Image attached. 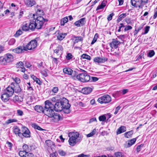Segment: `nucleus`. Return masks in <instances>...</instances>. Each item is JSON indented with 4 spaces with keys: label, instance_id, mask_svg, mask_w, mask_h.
<instances>
[{
    "label": "nucleus",
    "instance_id": "obj_1",
    "mask_svg": "<svg viewBox=\"0 0 157 157\" xmlns=\"http://www.w3.org/2000/svg\"><path fill=\"white\" fill-rule=\"evenodd\" d=\"M79 133L77 132H71L69 133V139L68 140L69 144L71 146H74L80 139Z\"/></svg>",
    "mask_w": 157,
    "mask_h": 157
},
{
    "label": "nucleus",
    "instance_id": "obj_2",
    "mask_svg": "<svg viewBox=\"0 0 157 157\" xmlns=\"http://www.w3.org/2000/svg\"><path fill=\"white\" fill-rule=\"evenodd\" d=\"M14 56L9 53L6 54L4 57H0V63L2 64L7 65L11 63L14 60Z\"/></svg>",
    "mask_w": 157,
    "mask_h": 157
},
{
    "label": "nucleus",
    "instance_id": "obj_3",
    "mask_svg": "<svg viewBox=\"0 0 157 157\" xmlns=\"http://www.w3.org/2000/svg\"><path fill=\"white\" fill-rule=\"evenodd\" d=\"M83 73L79 74L76 76L77 78L80 81L82 82H85L89 81L90 78V76L87 75L86 72L84 70Z\"/></svg>",
    "mask_w": 157,
    "mask_h": 157
},
{
    "label": "nucleus",
    "instance_id": "obj_4",
    "mask_svg": "<svg viewBox=\"0 0 157 157\" xmlns=\"http://www.w3.org/2000/svg\"><path fill=\"white\" fill-rule=\"evenodd\" d=\"M34 20L38 29H40L44 22L47 21V19H44L41 16L37 17L36 19H34Z\"/></svg>",
    "mask_w": 157,
    "mask_h": 157
},
{
    "label": "nucleus",
    "instance_id": "obj_5",
    "mask_svg": "<svg viewBox=\"0 0 157 157\" xmlns=\"http://www.w3.org/2000/svg\"><path fill=\"white\" fill-rule=\"evenodd\" d=\"M37 41L35 40L31 41L27 45L24 46V50L27 51L28 50H33L37 46Z\"/></svg>",
    "mask_w": 157,
    "mask_h": 157
},
{
    "label": "nucleus",
    "instance_id": "obj_6",
    "mask_svg": "<svg viewBox=\"0 0 157 157\" xmlns=\"http://www.w3.org/2000/svg\"><path fill=\"white\" fill-rule=\"evenodd\" d=\"M130 2L132 6L139 9L142 8L144 5V2L141 0H131Z\"/></svg>",
    "mask_w": 157,
    "mask_h": 157
},
{
    "label": "nucleus",
    "instance_id": "obj_7",
    "mask_svg": "<svg viewBox=\"0 0 157 157\" xmlns=\"http://www.w3.org/2000/svg\"><path fill=\"white\" fill-rule=\"evenodd\" d=\"M111 101V98L108 95H104L99 98L98 101L101 104L107 103Z\"/></svg>",
    "mask_w": 157,
    "mask_h": 157
},
{
    "label": "nucleus",
    "instance_id": "obj_8",
    "mask_svg": "<svg viewBox=\"0 0 157 157\" xmlns=\"http://www.w3.org/2000/svg\"><path fill=\"white\" fill-rule=\"evenodd\" d=\"M21 136L26 138L30 137V132L29 129L25 127H23L21 129Z\"/></svg>",
    "mask_w": 157,
    "mask_h": 157
},
{
    "label": "nucleus",
    "instance_id": "obj_9",
    "mask_svg": "<svg viewBox=\"0 0 157 157\" xmlns=\"http://www.w3.org/2000/svg\"><path fill=\"white\" fill-rule=\"evenodd\" d=\"M61 103L63 107V109H68L70 107V105L68 103V101L65 98H63L61 101Z\"/></svg>",
    "mask_w": 157,
    "mask_h": 157
},
{
    "label": "nucleus",
    "instance_id": "obj_10",
    "mask_svg": "<svg viewBox=\"0 0 157 157\" xmlns=\"http://www.w3.org/2000/svg\"><path fill=\"white\" fill-rule=\"evenodd\" d=\"M44 114L48 117L52 118L55 114L54 111L53 109H44Z\"/></svg>",
    "mask_w": 157,
    "mask_h": 157
},
{
    "label": "nucleus",
    "instance_id": "obj_11",
    "mask_svg": "<svg viewBox=\"0 0 157 157\" xmlns=\"http://www.w3.org/2000/svg\"><path fill=\"white\" fill-rule=\"evenodd\" d=\"M56 49L54 50V54H56L58 56H59L62 53L63 50V48L60 45L56 44Z\"/></svg>",
    "mask_w": 157,
    "mask_h": 157
},
{
    "label": "nucleus",
    "instance_id": "obj_12",
    "mask_svg": "<svg viewBox=\"0 0 157 157\" xmlns=\"http://www.w3.org/2000/svg\"><path fill=\"white\" fill-rule=\"evenodd\" d=\"M108 59L105 57L101 58L99 57H95L94 59V61L95 63H103L107 61Z\"/></svg>",
    "mask_w": 157,
    "mask_h": 157
},
{
    "label": "nucleus",
    "instance_id": "obj_13",
    "mask_svg": "<svg viewBox=\"0 0 157 157\" xmlns=\"http://www.w3.org/2000/svg\"><path fill=\"white\" fill-rule=\"evenodd\" d=\"M24 2L27 7H31L36 4L35 0H24Z\"/></svg>",
    "mask_w": 157,
    "mask_h": 157
},
{
    "label": "nucleus",
    "instance_id": "obj_14",
    "mask_svg": "<svg viewBox=\"0 0 157 157\" xmlns=\"http://www.w3.org/2000/svg\"><path fill=\"white\" fill-rule=\"evenodd\" d=\"M54 109L56 111H60L63 110V107L61 101L56 103L54 106Z\"/></svg>",
    "mask_w": 157,
    "mask_h": 157
},
{
    "label": "nucleus",
    "instance_id": "obj_15",
    "mask_svg": "<svg viewBox=\"0 0 157 157\" xmlns=\"http://www.w3.org/2000/svg\"><path fill=\"white\" fill-rule=\"evenodd\" d=\"M4 92L8 94L10 97L12 96L14 92V89L12 87L8 86L4 90Z\"/></svg>",
    "mask_w": 157,
    "mask_h": 157
},
{
    "label": "nucleus",
    "instance_id": "obj_16",
    "mask_svg": "<svg viewBox=\"0 0 157 157\" xmlns=\"http://www.w3.org/2000/svg\"><path fill=\"white\" fill-rule=\"evenodd\" d=\"M136 138L132 139L130 140H128L124 144V146L125 148H128L130 147L134 144L136 141Z\"/></svg>",
    "mask_w": 157,
    "mask_h": 157
},
{
    "label": "nucleus",
    "instance_id": "obj_17",
    "mask_svg": "<svg viewBox=\"0 0 157 157\" xmlns=\"http://www.w3.org/2000/svg\"><path fill=\"white\" fill-rule=\"evenodd\" d=\"M85 18H83L75 22L74 24L75 25L80 27L83 26L85 23Z\"/></svg>",
    "mask_w": 157,
    "mask_h": 157
},
{
    "label": "nucleus",
    "instance_id": "obj_18",
    "mask_svg": "<svg viewBox=\"0 0 157 157\" xmlns=\"http://www.w3.org/2000/svg\"><path fill=\"white\" fill-rule=\"evenodd\" d=\"M120 43V42L118 40L113 39L112 42L110 44V46L112 48H116Z\"/></svg>",
    "mask_w": 157,
    "mask_h": 157
},
{
    "label": "nucleus",
    "instance_id": "obj_19",
    "mask_svg": "<svg viewBox=\"0 0 157 157\" xmlns=\"http://www.w3.org/2000/svg\"><path fill=\"white\" fill-rule=\"evenodd\" d=\"M54 105L49 101L47 100L45 102L44 109H54Z\"/></svg>",
    "mask_w": 157,
    "mask_h": 157
},
{
    "label": "nucleus",
    "instance_id": "obj_20",
    "mask_svg": "<svg viewBox=\"0 0 157 157\" xmlns=\"http://www.w3.org/2000/svg\"><path fill=\"white\" fill-rule=\"evenodd\" d=\"M10 97V96L8 95V94L4 92V93L1 95V98L4 102H7L9 100Z\"/></svg>",
    "mask_w": 157,
    "mask_h": 157
},
{
    "label": "nucleus",
    "instance_id": "obj_21",
    "mask_svg": "<svg viewBox=\"0 0 157 157\" xmlns=\"http://www.w3.org/2000/svg\"><path fill=\"white\" fill-rule=\"evenodd\" d=\"M92 90V88L90 87H86L82 89V92L84 94H88L90 93Z\"/></svg>",
    "mask_w": 157,
    "mask_h": 157
},
{
    "label": "nucleus",
    "instance_id": "obj_22",
    "mask_svg": "<svg viewBox=\"0 0 157 157\" xmlns=\"http://www.w3.org/2000/svg\"><path fill=\"white\" fill-rule=\"evenodd\" d=\"M29 28L30 29L32 30H33L36 28H37L36 25L35 23L34 20H32L31 21L29 24H28Z\"/></svg>",
    "mask_w": 157,
    "mask_h": 157
},
{
    "label": "nucleus",
    "instance_id": "obj_23",
    "mask_svg": "<svg viewBox=\"0 0 157 157\" xmlns=\"http://www.w3.org/2000/svg\"><path fill=\"white\" fill-rule=\"evenodd\" d=\"M24 50V46H19L16 48L13 49V51L17 53H22Z\"/></svg>",
    "mask_w": 157,
    "mask_h": 157
},
{
    "label": "nucleus",
    "instance_id": "obj_24",
    "mask_svg": "<svg viewBox=\"0 0 157 157\" xmlns=\"http://www.w3.org/2000/svg\"><path fill=\"white\" fill-rule=\"evenodd\" d=\"M34 109L36 111L38 112H42L44 113V109L43 107L41 105H36L34 107Z\"/></svg>",
    "mask_w": 157,
    "mask_h": 157
},
{
    "label": "nucleus",
    "instance_id": "obj_25",
    "mask_svg": "<svg viewBox=\"0 0 157 157\" xmlns=\"http://www.w3.org/2000/svg\"><path fill=\"white\" fill-rule=\"evenodd\" d=\"M72 39L74 40L75 44L77 43L79 41H82L83 40V38L82 36H74Z\"/></svg>",
    "mask_w": 157,
    "mask_h": 157
},
{
    "label": "nucleus",
    "instance_id": "obj_26",
    "mask_svg": "<svg viewBox=\"0 0 157 157\" xmlns=\"http://www.w3.org/2000/svg\"><path fill=\"white\" fill-rule=\"evenodd\" d=\"M13 132L16 134H17L19 137L21 136V132H20V130L17 126H15L14 127Z\"/></svg>",
    "mask_w": 157,
    "mask_h": 157
},
{
    "label": "nucleus",
    "instance_id": "obj_27",
    "mask_svg": "<svg viewBox=\"0 0 157 157\" xmlns=\"http://www.w3.org/2000/svg\"><path fill=\"white\" fill-rule=\"evenodd\" d=\"M53 117L55 122L58 121L62 119V117L58 113L54 114V115H53Z\"/></svg>",
    "mask_w": 157,
    "mask_h": 157
},
{
    "label": "nucleus",
    "instance_id": "obj_28",
    "mask_svg": "<svg viewBox=\"0 0 157 157\" xmlns=\"http://www.w3.org/2000/svg\"><path fill=\"white\" fill-rule=\"evenodd\" d=\"M126 131V127L124 126H122L117 129V134H120L122 132H125Z\"/></svg>",
    "mask_w": 157,
    "mask_h": 157
},
{
    "label": "nucleus",
    "instance_id": "obj_29",
    "mask_svg": "<svg viewBox=\"0 0 157 157\" xmlns=\"http://www.w3.org/2000/svg\"><path fill=\"white\" fill-rule=\"evenodd\" d=\"M67 35V33H58L57 36V39L60 40H62Z\"/></svg>",
    "mask_w": 157,
    "mask_h": 157
},
{
    "label": "nucleus",
    "instance_id": "obj_30",
    "mask_svg": "<svg viewBox=\"0 0 157 157\" xmlns=\"http://www.w3.org/2000/svg\"><path fill=\"white\" fill-rule=\"evenodd\" d=\"M28 24L26 23H24L21 27L22 30L24 31H27L29 29Z\"/></svg>",
    "mask_w": 157,
    "mask_h": 157
},
{
    "label": "nucleus",
    "instance_id": "obj_31",
    "mask_svg": "<svg viewBox=\"0 0 157 157\" xmlns=\"http://www.w3.org/2000/svg\"><path fill=\"white\" fill-rule=\"evenodd\" d=\"M63 72L69 75H71L72 74L73 71L71 69L68 68H65L63 69Z\"/></svg>",
    "mask_w": 157,
    "mask_h": 157
},
{
    "label": "nucleus",
    "instance_id": "obj_32",
    "mask_svg": "<svg viewBox=\"0 0 157 157\" xmlns=\"http://www.w3.org/2000/svg\"><path fill=\"white\" fill-rule=\"evenodd\" d=\"M46 145L48 147L52 148L53 146H55L54 143L50 140H47L45 141Z\"/></svg>",
    "mask_w": 157,
    "mask_h": 157
},
{
    "label": "nucleus",
    "instance_id": "obj_33",
    "mask_svg": "<svg viewBox=\"0 0 157 157\" xmlns=\"http://www.w3.org/2000/svg\"><path fill=\"white\" fill-rule=\"evenodd\" d=\"M133 132V131L132 130L126 132L124 133V136L125 137L128 138H130L131 137Z\"/></svg>",
    "mask_w": 157,
    "mask_h": 157
},
{
    "label": "nucleus",
    "instance_id": "obj_34",
    "mask_svg": "<svg viewBox=\"0 0 157 157\" xmlns=\"http://www.w3.org/2000/svg\"><path fill=\"white\" fill-rule=\"evenodd\" d=\"M68 21V19L67 17L62 19L61 20V25H64V24L67 22Z\"/></svg>",
    "mask_w": 157,
    "mask_h": 157
},
{
    "label": "nucleus",
    "instance_id": "obj_35",
    "mask_svg": "<svg viewBox=\"0 0 157 157\" xmlns=\"http://www.w3.org/2000/svg\"><path fill=\"white\" fill-rule=\"evenodd\" d=\"M39 6L37 5L36 7L35 10H36V13L40 15H41L43 14V11L42 10H40L38 8Z\"/></svg>",
    "mask_w": 157,
    "mask_h": 157
},
{
    "label": "nucleus",
    "instance_id": "obj_36",
    "mask_svg": "<svg viewBox=\"0 0 157 157\" xmlns=\"http://www.w3.org/2000/svg\"><path fill=\"white\" fill-rule=\"evenodd\" d=\"M27 153V152L24 151H21L19 152V154L21 157H25V156H26Z\"/></svg>",
    "mask_w": 157,
    "mask_h": 157
},
{
    "label": "nucleus",
    "instance_id": "obj_37",
    "mask_svg": "<svg viewBox=\"0 0 157 157\" xmlns=\"http://www.w3.org/2000/svg\"><path fill=\"white\" fill-rule=\"evenodd\" d=\"M81 57L83 59H86L89 60H90L91 59V57L86 54H82L81 56Z\"/></svg>",
    "mask_w": 157,
    "mask_h": 157
},
{
    "label": "nucleus",
    "instance_id": "obj_38",
    "mask_svg": "<svg viewBox=\"0 0 157 157\" xmlns=\"http://www.w3.org/2000/svg\"><path fill=\"white\" fill-rule=\"evenodd\" d=\"M22 148L23 151L26 152L29 151H30V149L29 148L28 146L26 144H25L23 146Z\"/></svg>",
    "mask_w": 157,
    "mask_h": 157
},
{
    "label": "nucleus",
    "instance_id": "obj_39",
    "mask_svg": "<svg viewBox=\"0 0 157 157\" xmlns=\"http://www.w3.org/2000/svg\"><path fill=\"white\" fill-rule=\"evenodd\" d=\"M17 120L15 119H10L8 120L6 122L7 124H10L11 123L17 122Z\"/></svg>",
    "mask_w": 157,
    "mask_h": 157
},
{
    "label": "nucleus",
    "instance_id": "obj_40",
    "mask_svg": "<svg viewBox=\"0 0 157 157\" xmlns=\"http://www.w3.org/2000/svg\"><path fill=\"white\" fill-rule=\"evenodd\" d=\"M58 152L60 155L62 156H65L66 154V152L62 150H59Z\"/></svg>",
    "mask_w": 157,
    "mask_h": 157
},
{
    "label": "nucleus",
    "instance_id": "obj_41",
    "mask_svg": "<svg viewBox=\"0 0 157 157\" xmlns=\"http://www.w3.org/2000/svg\"><path fill=\"white\" fill-rule=\"evenodd\" d=\"M98 37V35L97 33H96L95 35L94 38L91 43V44H93L96 41Z\"/></svg>",
    "mask_w": 157,
    "mask_h": 157
},
{
    "label": "nucleus",
    "instance_id": "obj_42",
    "mask_svg": "<svg viewBox=\"0 0 157 157\" xmlns=\"http://www.w3.org/2000/svg\"><path fill=\"white\" fill-rule=\"evenodd\" d=\"M98 119L100 121H104L106 119V117L105 115H103L99 116Z\"/></svg>",
    "mask_w": 157,
    "mask_h": 157
},
{
    "label": "nucleus",
    "instance_id": "obj_43",
    "mask_svg": "<svg viewBox=\"0 0 157 157\" xmlns=\"http://www.w3.org/2000/svg\"><path fill=\"white\" fill-rule=\"evenodd\" d=\"M22 33V31L20 29L17 31L14 36L16 37H17L21 35Z\"/></svg>",
    "mask_w": 157,
    "mask_h": 157
},
{
    "label": "nucleus",
    "instance_id": "obj_44",
    "mask_svg": "<svg viewBox=\"0 0 157 157\" xmlns=\"http://www.w3.org/2000/svg\"><path fill=\"white\" fill-rule=\"evenodd\" d=\"M59 90V88L58 87L55 86L53 88L52 91L54 93H56Z\"/></svg>",
    "mask_w": 157,
    "mask_h": 157
},
{
    "label": "nucleus",
    "instance_id": "obj_45",
    "mask_svg": "<svg viewBox=\"0 0 157 157\" xmlns=\"http://www.w3.org/2000/svg\"><path fill=\"white\" fill-rule=\"evenodd\" d=\"M15 42V40L12 38L8 42V44L9 45H13Z\"/></svg>",
    "mask_w": 157,
    "mask_h": 157
},
{
    "label": "nucleus",
    "instance_id": "obj_46",
    "mask_svg": "<svg viewBox=\"0 0 157 157\" xmlns=\"http://www.w3.org/2000/svg\"><path fill=\"white\" fill-rule=\"evenodd\" d=\"M155 53L153 50H151L149 52L148 56L149 57H151L155 55Z\"/></svg>",
    "mask_w": 157,
    "mask_h": 157
},
{
    "label": "nucleus",
    "instance_id": "obj_47",
    "mask_svg": "<svg viewBox=\"0 0 157 157\" xmlns=\"http://www.w3.org/2000/svg\"><path fill=\"white\" fill-rule=\"evenodd\" d=\"M6 145H7V147H8L9 148V149H10V150H11V149L12 147L13 146V144H12L9 142H6Z\"/></svg>",
    "mask_w": 157,
    "mask_h": 157
},
{
    "label": "nucleus",
    "instance_id": "obj_48",
    "mask_svg": "<svg viewBox=\"0 0 157 157\" xmlns=\"http://www.w3.org/2000/svg\"><path fill=\"white\" fill-rule=\"evenodd\" d=\"M42 69H41L40 70L41 71L40 72L44 76H47V73L46 71V70H42Z\"/></svg>",
    "mask_w": 157,
    "mask_h": 157
},
{
    "label": "nucleus",
    "instance_id": "obj_49",
    "mask_svg": "<svg viewBox=\"0 0 157 157\" xmlns=\"http://www.w3.org/2000/svg\"><path fill=\"white\" fill-rule=\"evenodd\" d=\"M17 113L19 116H21L23 115V113L21 110L18 109L17 110Z\"/></svg>",
    "mask_w": 157,
    "mask_h": 157
},
{
    "label": "nucleus",
    "instance_id": "obj_50",
    "mask_svg": "<svg viewBox=\"0 0 157 157\" xmlns=\"http://www.w3.org/2000/svg\"><path fill=\"white\" fill-rule=\"evenodd\" d=\"M150 27L149 26H147L144 28V33L143 34H147L149 31Z\"/></svg>",
    "mask_w": 157,
    "mask_h": 157
},
{
    "label": "nucleus",
    "instance_id": "obj_51",
    "mask_svg": "<svg viewBox=\"0 0 157 157\" xmlns=\"http://www.w3.org/2000/svg\"><path fill=\"white\" fill-rule=\"evenodd\" d=\"M115 157H122V155L121 152H116L115 153Z\"/></svg>",
    "mask_w": 157,
    "mask_h": 157
},
{
    "label": "nucleus",
    "instance_id": "obj_52",
    "mask_svg": "<svg viewBox=\"0 0 157 157\" xmlns=\"http://www.w3.org/2000/svg\"><path fill=\"white\" fill-rule=\"evenodd\" d=\"M132 29V27L130 25H128L126 26L124 29V31H127L128 30H129L131 29Z\"/></svg>",
    "mask_w": 157,
    "mask_h": 157
},
{
    "label": "nucleus",
    "instance_id": "obj_53",
    "mask_svg": "<svg viewBox=\"0 0 157 157\" xmlns=\"http://www.w3.org/2000/svg\"><path fill=\"white\" fill-rule=\"evenodd\" d=\"M114 15V14L113 13L110 14L108 16L107 20L108 21H110L112 19V17Z\"/></svg>",
    "mask_w": 157,
    "mask_h": 157
},
{
    "label": "nucleus",
    "instance_id": "obj_54",
    "mask_svg": "<svg viewBox=\"0 0 157 157\" xmlns=\"http://www.w3.org/2000/svg\"><path fill=\"white\" fill-rule=\"evenodd\" d=\"M14 81L16 83L19 84L21 82V80L19 78L16 77L14 79Z\"/></svg>",
    "mask_w": 157,
    "mask_h": 157
},
{
    "label": "nucleus",
    "instance_id": "obj_55",
    "mask_svg": "<svg viewBox=\"0 0 157 157\" xmlns=\"http://www.w3.org/2000/svg\"><path fill=\"white\" fill-rule=\"evenodd\" d=\"M23 63L22 62H19L18 63H17L16 64L17 67H20L23 66Z\"/></svg>",
    "mask_w": 157,
    "mask_h": 157
},
{
    "label": "nucleus",
    "instance_id": "obj_56",
    "mask_svg": "<svg viewBox=\"0 0 157 157\" xmlns=\"http://www.w3.org/2000/svg\"><path fill=\"white\" fill-rule=\"evenodd\" d=\"M90 155H85L83 153H82L78 155V157H89Z\"/></svg>",
    "mask_w": 157,
    "mask_h": 157
},
{
    "label": "nucleus",
    "instance_id": "obj_57",
    "mask_svg": "<svg viewBox=\"0 0 157 157\" xmlns=\"http://www.w3.org/2000/svg\"><path fill=\"white\" fill-rule=\"evenodd\" d=\"M25 157H34V155L32 153L27 152Z\"/></svg>",
    "mask_w": 157,
    "mask_h": 157
},
{
    "label": "nucleus",
    "instance_id": "obj_58",
    "mask_svg": "<svg viewBox=\"0 0 157 157\" xmlns=\"http://www.w3.org/2000/svg\"><path fill=\"white\" fill-rule=\"evenodd\" d=\"M25 66L27 68H29L31 66V65L30 63L28 62L25 61Z\"/></svg>",
    "mask_w": 157,
    "mask_h": 157
},
{
    "label": "nucleus",
    "instance_id": "obj_59",
    "mask_svg": "<svg viewBox=\"0 0 157 157\" xmlns=\"http://www.w3.org/2000/svg\"><path fill=\"white\" fill-rule=\"evenodd\" d=\"M66 58L67 59H70L72 58V55L71 54L69 53H68L67 56Z\"/></svg>",
    "mask_w": 157,
    "mask_h": 157
},
{
    "label": "nucleus",
    "instance_id": "obj_60",
    "mask_svg": "<svg viewBox=\"0 0 157 157\" xmlns=\"http://www.w3.org/2000/svg\"><path fill=\"white\" fill-rule=\"evenodd\" d=\"M94 121H97V119L96 118H91L89 121V123H91Z\"/></svg>",
    "mask_w": 157,
    "mask_h": 157
},
{
    "label": "nucleus",
    "instance_id": "obj_61",
    "mask_svg": "<svg viewBox=\"0 0 157 157\" xmlns=\"http://www.w3.org/2000/svg\"><path fill=\"white\" fill-rule=\"evenodd\" d=\"M126 16V14L125 13H122L120 15L119 17L120 18H121L122 20L123 18H124Z\"/></svg>",
    "mask_w": 157,
    "mask_h": 157
},
{
    "label": "nucleus",
    "instance_id": "obj_62",
    "mask_svg": "<svg viewBox=\"0 0 157 157\" xmlns=\"http://www.w3.org/2000/svg\"><path fill=\"white\" fill-rule=\"evenodd\" d=\"M28 90L30 91V92L31 94L33 93V88L31 86H28Z\"/></svg>",
    "mask_w": 157,
    "mask_h": 157
},
{
    "label": "nucleus",
    "instance_id": "obj_63",
    "mask_svg": "<svg viewBox=\"0 0 157 157\" xmlns=\"http://www.w3.org/2000/svg\"><path fill=\"white\" fill-rule=\"evenodd\" d=\"M121 108V107L120 106H118L116 109L115 111V112L114 114H116L118 112V110H119Z\"/></svg>",
    "mask_w": 157,
    "mask_h": 157
},
{
    "label": "nucleus",
    "instance_id": "obj_64",
    "mask_svg": "<svg viewBox=\"0 0 157 157\" xmlns=\"http://www.w3.org/2000/svg\"><path fill=\"white\" fill-rule=\"evenodd\" d=\"M154 14L153 16V18L155 19L156 18L157 16V9L156 8L154 10Z\"/></svg>",
    "mask_w": 157,
    "mask_h": 157
}]
</instances>
